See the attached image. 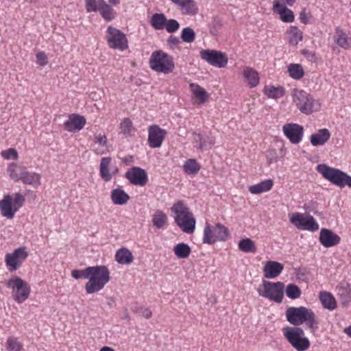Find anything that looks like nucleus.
<instances>
[{
  "label": "nucleus",
  "instance_id": "c9c22d12",
  "mask_svg": "<svg viewBox=\"0 0 351 351\" xmlns=\"http://www.w3.org/2000/svg\"><path fill=\"white\" fill-rule=\"evenodd\" d=\"M191 249L188 244L180 243L173 247V252L179 258H186L189 256Z\"/></svg>",
  "mask_w": 351,
  "mask_h": 351
},
{
  "label": "nucleus",
  "instance_id": "13d9d810",
  "mask_svg": "<svg viewBox=\"0 0 351 351\" xmlns=\"http://www.w3.org/2000/svg\"><path fill=\"white\" fill-rule=\"evenodd\" d=\"M168 45L171 47H177L180 44V40L174 35H171L167 40Z\"/></svg>",
  "mask_w": 351,
  "mask_h": 351
},
{
  "label": "nucleus",
  "instance_id": "0eeeda50",
  "mask_svg": "<svg viewBox=\"0 0 351 351\" xmlns=\"http://www.w3.org/2000/svg\"><path fill=\"white\" fill-rule=\"evenodd\" d=\"M304 333V330L300 327L287 326L283 329L284 336L297 351H305L310 347V341L303 337Z\"/></svg>",
  "mask_w": 351,
  "mask_h": 351
},
{
  "label": "nucleus",
  "instance_id": "4d7b16f0",
  "mask_svg": "<svg viewBox=\"0 0 351 351\" xmlns=\"http://www.w3.org/2000/svg\"><path fill=\"white\" fill-rule=\"evenodd\" d=\"M94 142L101 146H105L107 144L108 139L105 134H99L95 136Z\"/></svg>",
  "mask_w": 351,
  "mask_h": 351
},
{
  "label": "nucleus",
  "instance_id": "bf43d9fd",
  "mask_svg": "<svg viewBox=\"0 0 351 351\" xmlns=\"http://www.w3.org/2000/svg\"><path fill=\"white\" fill-rule=\"evenodd\" d=\"M86 272V268L83 270L74 269L71 271V276L75 279L84 278V274Z\"/></svg>",
  "mask_w": 351,
  "mask_h": 351
},
{
  "label": "nucleus",
  "instance_id": "58836bf2",
  "mask_svg": "<svg viewBox=\"0 0 351 351\" xmlns=\"http://www.w3.org/2000/svg\"><path fill=\"white\" fill-rule=\"evenodd\" d=\"M184 171L189 175L197 174L200 170V165L195 159H188L183 165Z\"/></svg>",
  "mask_w": 351,
  "mask_h": 351
},
{
  "label": "nucleus",
  "instance_id": "423d86ee",
  "mask_svg": "<svg viewBox=\"0 0 351 351\" xmlns=\"http://www.w3.org/2000/svg\"><path fill=\"white\" fill-rule=\"evenodd\" d=\"M293 101L301 112L309 114L319 110L320 103L304 90H294Z\"/></svg>",
  "mask_w": 351,
  "mask_h": 351
},
{
  "label": "nucleus",
  "instance_id": "6ab92c4d",
  "mask_svg": "<svg viewBox=\"0 0 351 351\" xmlns=\"http://www.w3.org/2000/svg\"><path fill=\"white\" fill-rule=\"evenodd\" d=\"M283 265L279 262L268 261L263 267V276L267 279H273L278 276L283 270Z\"/></svg>",
  "mask_w": 351,
  "mask_h": 351
},
{
  "label": "nucleus",
  "instance_id": "9d476101",
  "mask_svg": "<svg viewBox=\"0 0 351 351\" xmlns=\"http://www.w3.org/2000/svg\"><path fill=\"white\" fill-rule=\"evenodd\" d=\"M228 237V230L222 224L217 223L213 229L207 224L204 230L203 242L213 244L217 241H226Z\"/></svg>",
  "mask_w": 351,
  "mask_h": 351
},
{
  "label": "nucleus",
  "instance_id": "864d4df0",
  "mask_svg": "<svg viewBox=\"0 0 351 351\" xmlns=\"http://www.w3.org/2000/svg\"><path fill=\"white\" fill-rule=\"evenodd\" d=\"M1 156L4 159H14L16 160L18 158V153L16 150L14 148H9L6 150H4L1 152Z\"/></svg>",
  "mask_w": 351,
  "mask_h": 351
},
{
  "label": "nucleus",
  "instance_id": "5fc2aeb1",
  "mask_svg": "<svg viewBox=\"0 0 351 351\" xmlns=\"http://www.w3.org/2000/svg\"><path fill=\"white\" fill-rule=\"evenodd\" d=\"M215 143V140L213 137L204 136L202 142L198 145L199 149L206 148L208 146H212Z\"/></svg>",
  "mask_w": 351,
  "mask_h": 351
},
{
  "label": "nucleus",
  "instance_id": "bb28decb",
  "mask_svg": "<svg viewBox=\"0 0 351 351\" xmlns=\"http://www.w3.org/2000/svg\"><path fill=\"white\" fill-rule=\"evenodd\" d=\"M26 170V167L19 165L16 163L10 164L8 168V172L10 177L14 181L21 180Z\"/></svg>",
  "mask_w": 351,
  "mask_h": 351
},
{
  "label": "nucleus",
  "instance_id": "f03ea898",
  "mask_svg": "<svg viewBox=\"0 0 351 351\" xmlns=\"http://www.w3.org/2000/svg\"><path fill=\"white\" fill-rule=\"evenodd\" d=\"M84 276V279H88L85 285L88 294L100 291L110 279V271L105 265L88 267Z\"/></svg>",
  "mask_w": 351,
  "mask_h": 351
},
{
  "label": "nucleus",
  "instance_id": "680f3d73",
  "mask_svg": "<svg viewBox=\"0 0 351 351\" xmlns=\"http://www.w3.org/2000/svg\"><path fill=\"white\" fill-rule=\"evenodd\" d=\"M300 20L302 23L304 24H307L308 23V17L307 16V14L304 10H302L300 13Z\"/></svg>",
  "mask_w": 351,
  "mask_h": 351
},
{
  "label": "nucleus",
  "instance_id": "aec40b11",
  "mask_svg": "<svg viewBox=\"0 0 351 351\" xmlns=\"http://www.w3.org/2000/svg\"><path fill=\"white\" fill-rule=\"evenodd\" d=\"M319 242L325 247H330L337 245L340 242V237L332 230L322 228L319 232Z\"/></svg>",
  "mask_w": 351,
  "mask_h": 351
},
{
  "label": "nucleus",
  "instance_id": "052dcab7",
  "mask_svg": "<svg viewBox=\"0 0 351 351\" xmlns=\"http://www.w3.org/2000/svg\"><path fill=\"white\" fill-rule=\"evenodd\" d=\"M137 313L140 315H141L147 319L151 317L152 315V311L149 308H141L138 310Z\"/></svg>",
  "mask_w": 351,
  "mask_h": 351
},
{
  "label": "nucleus",
  "instance_id": "c756f323",
  "mask_svg": "<svg viewBox=\"0 0 351 351\" xmlns=\"http://www.w3.org/2000/svg\"><path fill=\"white\" fill-rule=\"evenodd\" d=\"M273 180L271 179L263 180L256 184L249 187V191L252 194H260L269 191L273 186Z\"/></svg>",
  "mask_w": 351,
  "mask_h": 351
},
{
  "label": "nucleus",
  "instance_id": "39448f33",
  "mask_svg": "<svg viewBox=\"0 0 351 351\" xmlns=\"http://www.w3.org/2000/svg\"><path fill=\"white\" fill-rule=\"evenodd\" d=\"M7 288L11 289L13 299L19 304L24 302L31 293L30 286L17 276H12L6 282Z\"/></svg>",
  "mask_w": 351,
  "mask_h": 351
},
{
  "label": "nucleus",
  "instance_id": "a19ab883",
  "mask_svg": "<svg viewBox=\"0 0 351 351\" xmlns=\"http://www.w3.org/2000/svg\"><path fill=\"white\" fill-rule=\"evenodd\" d=\"M288 34L289 43L292 45H296L302 39V32L295 26L290 27Z\"/></svg>",
  "mask_w": 351,
  "mask_h": 351
},
{
  "label": "nucleus",
  "instance_id": "5701e85b",
  "mask_svg": "<svg viewBox=\"0 0 351 351\" xmlns=\"http://www.w3.org/2000/svg\"><path fill=\"white\" fill-rule=\"evenodd\" d=\"M0 210L2 215L8 219H12L16 210L12 205V197L8 195L0 201Z\"/></svg>",
  "mask_w": 351,
  "mask_h": 351
},
{
  "label": "nucleus",
  "instance_id": "6e6d98bb",
  "mask_svg": "<svg viewBox=\"0 0 351 351\" xmlns=\"http://www.w3.org/2000/svg\"><path fill=\"white\" fill-rule=\"evenodd\" d=\"M36 60L38 64H39L41 66H45L48 64L47 56L43 51H40L36 54Z\"/></svg>",
  "mask_w": 351,
  "mask_h": 351
},
{
  "label": "nucleus",
  "instance_id": "4c0bfd02",
  "mask_svg": "<svg viewBox=\"0 0 351 351\" xmlns=\"http://www.w3.org/2000/svg\"><path fill=\"white\" fill-rule=\"evenodd\" d=\"M238 247L241 251L246 253H254L256 251L254 241L249 238L241 239L238 243Z\"/></svg>",
  "mask_w": 351,
  "mask_h": 351
},
{
  "label": "nucleus",
  "instance_id": "b1692460",
  "mask_svg": "<svg viewBox=\"0 0 351 351\" xmlns=\"http://www.w3.org/2000/svg\"><path fill=\"white\" fill-rule=\"evenodd\" d=\"M189 86L195 97V103L202 104L208 100V95L207 93L199 85L195 83H191Z\"/></svg>",
  "mask_w": 351,
  "mask_h": 351
},
{
  "label": "nucleus",
  "instance_id": "4468645a",
  "mask_svg": "<svg viewBox=\"0 0 351 351\" xmlns=\"http://www.w3.org/2000/svg\"><path fill=\"white\" fill-rule=\"evenodd\" d=\"M200 57L209 64L218 68H223L228 63V58L221 51L212 49H202Z\"/></svg>",
  "mask_w": 351,
  "mask_h": 351
},
{
  "label": "nucleus",
  "instance_id": "412c9836",
  "mask_svg": "<svg viewBox=\"0 0 351 351\" xmlns=\"http://www.w3.org/2000/svg\"><path fill=\"white\" fill-rule=\"evenodd\" d=\"M86 123V119L77 114H72L69 116V119L65 121V129L71 132H75L81 130Z\"/></svg>",
  "mask_w": 351,
  "mask_h": 351
},
{
  "label": "nucleus",
  "instance_id": "6e6552de",
  "mask_svg": "<svg viewBox=\"0 0 351 351\" xmlns=\"http://www.w3.org/2000/svg\"><path fill=\"white\" fill-rule=\"evenodd\" d=\"M149 66L152 70L164 74L171 73L175 68L173 58L162 51H156L152 53L149 60Z\"/></svg>",
  "mask_w": 351,
  "mask_h": 351
},
{
  "label": "nucleus",
  "instance_id": "3c124183",
  "mask_svg": "<svg viewBox=\"0 0 351 351\" xmlns=\"http://www.w3.org/2000/svg\"><path fill=\"white\" fill-rule=\"evenodd\" d=\"M340 301L343 306L346 307L351 301L350 291L347 289H342V293L339 294Z\"/></svg>",
  "mask_w": 351,
  "mask_h": 351
},
{
  "label": "nucleus",
  "instance_id": "393cba45",
  "mask_svg": "<svg viewBox=\"0 0 351 351\" xmlns=\"http://www.w3.org/2000/svg\"><path fill=\"white\" fill-rule=\"evenodd\" d=\"M334 40L337 45L343 49L351 47V38L340 28L336 29Z\"/></svg>",
  "mask_w": 351,
  "mask_h": 351
},
{
  "label": "nucleus",
  "instance_id": "f704fd0d",
  "mask_svg": "<svg viewBox=\"0 0 351 351\" xmlns=\"http://www.w3.org/2000/svg\"><path fill=\"white\" fill-rule=\"evenodd\" d=\"M285 89L281 86L275 87L273 86H267L264 88V93L267 97L271 99H279L284 96Z\"/></svg>",
  "mask_w": 351,
  "mask_h": 351
},
{
  "label": "nucleus",
  "instance_id": "72a5a7b5",
  "mask_svg": "<svg viewBox=\"0 0 351 351\" xmlns=\"http://www.w3.org/2000/svg\"><path fill=\"white\" fill-rule=\"evenodd\" d=\"M40 175L35 172H29L26 170L21 181L25 184H30L34 186L40 185Z\"/></svg>",
  "mask_w": 351,
  "mask_h": 351
},
{
  "label": "nucleus",
  "instance_id": "338daca9",
  "mask_svg": "<svg viewBox=\"0 0 351 351\" xmlns=\"http://www.w3.org/2000/svg\"><path fill=\"white\" fill-rule=\"evenodd\" d=\"M282 1L285 4L288 5L289 6L293 5L295 3V2L296 1V0H282Z\"/></svg>",
  "mask_w": 351,
  "mask_h": 351
},
{
  "label": "nucleus",
  "instance_id": "2f4dec72",
  "mask_svg": "<svg viewBox=\"0 0 351 351\" xmlns=\"http://www.w3.org/2000/svg\"><path fill=\"white\" fill-rule=\"evenodd\" d=\"M243 77L251 87H255L259 83L258 73L251 67L246 66L244 68Z\"/></svg>",
  "mask_w": 351,
  "mask_h": 351
},
{
  "label": "nucleus",
  "instance_id": "a878e982",
  "mask_svg": "<svg viewBox=\"0 0 351 351\" xmlns=\"http://www.w3.org/2000/svg\"><path fill=\"white\" fill-rule=\"evenodd\" d=\"M110 197L112 202L116 205H124L130 199L129 195L119 188L114 189L111 191Z\"/></svg>",
  "mask_w": 351,
  "mask_h": 351
},
{
  "label": "nucleus",
  "instance_id": "7ed1b4c3",
  "mask_svg": "<svg viewBox=\"0 0 351 351\" xmlns=\"http://www.w3.org/2000/svg\"><path fill=\"white\" fill-rule=\"evenodd\" d=\"M171 210L174 214L175 222L182 232L191 234L195 231L196 220L193 214L182 201H178L174 204Z\"/></svg>",
  "mask_w": 351,
  "mask_h": 351
},
{
  "label": "nucleus",
  "instance_id": "7c9ffc66",
  "mask_svg": "<svg viewBox=\"0 0 351 351\" xmlns=\"http://www.w3.org/2000/svg\"><path fill=\"white\" fill-rule=\"evenodd\" d=\"M116 261L122 265H129L134 259L132 252L127 248L119 249L115 255Z\"/></svg>",
  "mask_w": 351,
  "mask_h": 351
},
{
  "label": "nucleus",
  "instance_id": "8fccbe9b",
  "mask_svg": "<svg viewBox=\"0 0 351 351\" xmlns=\"http://www.w3.org/2000/svg\"><path fill=\"white\" fill-rule=\"evenodd\" d=\"M165 27L167 32L173 33L180 28V23L176 19H167V22L165 23Z\"/></svg>",
  "mask_w": 351,
  "mask_h": 351
},
{
  "label": "nucleus",
  "instance_id": "cd10ccee",
  "mask_svg": "<svg viewBox=\"0 0 351 351\" xmlns=\"http://www.w3.org/2000/svg\"><path fill=\"white\" fill-rule=\"evenodd\" d=\"M178 8L183 14L189 16L196 14L198 11L194 0H183L179 5Z\"/></svg>",
  "mask_w": 351,
  "mask_h": 351
},
{
  "label": "nucleus",
  "instance_id": "37998d69",
  "mask_svg": "<svg viewBox=\"0 0 351 351\" xmlns=\"http://www.w3.org/2000/svg\"><path fill=\"white\" fill-rule=\"evenodd\" d=\"M180 38L182 40L186 43H191L195 39V32L190 27H184L181 32Z\"/></svg>",
  "mask_w": 351,
  "mask_h": 351
},
{
  "label": "nucleus",
  "instance_id": "ea45409f",
  "mask_svg": "<svg viewBox=\"0 0 351 351\" xmlns=\"http://www.w3.org/2000/svg\"><path fill=\"white\" fill-rule=\"evenodd\" d=\"M106 2L104 0H85V7L88 12H100Z\"/></svg>",
  "mask_w": 351,
  "mask_h": 351
},
{
  "label": "nucleus",
  "instance_id": "0e129e2a",
  "mask_svg": "<svg viewBox=\"0 0 351 351\" xmlns=\"http://www.w3.org/2000/svg\"><path fill=\"white\" fill-rule=\"evenodd\" d=\"M99 351H115L114 349H113L111 347L109 346H103L100 348Z\"/></svg>",
  "mask_w": 351,
  "mask_h": 351
},
{
  "label": "nucleus",
  "instance_id": "1a4fd4ad",
  "mask_svg": "<svg viewBox=\"0 0 351 351\" xmlns=\"http://www.w3.org/2000/svg\"><path fill=\"white\" fill-rule=\"evenodd\" d=\"M285 285L281 282H271L263 280L261 287L257 289L260 296L277 303H281L284 296Z\"/></svg>",
  "mask_w": 351,
  "mask_h": 351
},
{
  "label": "nucleus",
  "instance_id": "c85d7f7f",
  "mask_svg": "<svg viewBox=\"0 0 351 351\" xmlns=\"http://www.w3.org/2000/svg\"><path fill=\"white\" fill-rule=\"evenodd\" d=\"M319 298L324 308L329 310H334L337 308L336 300L330 293L321 291Z\"/></svg>",
  "mask_w": 351,
  "mask_h": 351
},
{
  "label": "nucleus",
  "instance_id": "dca6fc26",
  "mask_svg": "<svg viewBox=\"0 0 351 351\" xmlns=\"http://www.w3.org/2000/svg\"><path fill=\"white\" fill-rule=\"evenodd\" d=\"M125 178L130 182L136 186H145L148 182L146 171L138 167H133L125 173Z\"/></svg>",
  "mask_w": 351,
  "mask_h": 351
},
{
  "label": "nucleus",
  "instance_id": "de8ad7c7",
  "mask_svg": "<svg viewBox=\"0 0 351 351\" xmlns=\"http://www.w3.org/2000/svg\"><path fill=\"white\" fill-rule=\"evenodd\" d=\"M285 292L287 297L291 299L298 298L301 295L300 288L294 284L288 285Z\"/></svg>",
  "mask_w": 351,
  "mask_h": 351
},
{
  "label": "nucleus",
  "instance_id": "9b49d317",
  "mask_svg": "<svg viewBox=\"0 0 351 351\" xmlns=\"http://www.w3.org/2000/svg\"><path fill=\"white\" fill-rule=\"evenodd\" d=\"M106 39L110 48L123 51L128 48V39L122 32L119 29L109 26L106 32Z\"/></svg>",
  "mask_w": 351,
  "mask_h": 351
},
{
  "label": "nucleus",
  "instance_id": "2eb2a0df",
  "mask_svg": "<svg viewBox=\"0 0 351 351\" xmlns=\"http://www.w3.org/2000/svg\"><path fill=\"white\" fill-rule=\"evenodd\" d=\"M282 132L291 143L296 145L302 140L304 128L298 123H288L282 126Z\"/></svg>",
  "mask_w": 351,
  "mask_h": 351
},
{
  "label": "nucleus",
  "instance_id": "49530a36",
  "mask_svg": "<svg viewBox=\"0 0 351 351\" xmlns=\"http://www.w3.org/2000/svg\"><path fill=\"white\" fill-rule=\"evenodd\" d=\"M99 12L102 17L108 21L114 19L116 15V13L113 10V9H112L110 5L107 4L106 3L102 7Z\"/></svg>",
  "mask_w": 351,
  "mask_h": 351
},
{
  "label": "nucleus",
  "instance_id": "f3484780",
  "mask_svg": "<svg viewBox=\"0 0 351 351\" xmlns=\"http://www.w3.org/2000/svg\"><path fill=\"white\" fill-rule=\"evenodd\" d=\"M148 142L152 148H158L161 146L167 132L157 125H152L148 129Z\"/></svg>",
  "mask_w": 351,
  "mask_h": 351
},
{
  "label": "nucleus",
  "instance_id": "774afa93",
  "mask_svg": "<svg viewBox=\"0 0 351 351\" xmlns=\"http://www.w3.org/2000/svg\"><path fill=\"white\" fill-rule=\"evenodd\" d=\"M120 2V0H109V3L111 5H116L119 4Z\"/></svg>",
  "mask_w": 351,
  "mask_h": 351
},
{
  "label": "nucleus",
  "instance_id": "603ef678",
  "mask_svg": "<svg viewBox=\"0 0 351 351\" xmlns=\"http://www.w3.org/2000/svg\"><path fill=\"white\" fill-rule=\"evenodd\" d=\"M14 198L12 199V205L15 210H18L24 204L25 197L20 193H15Z\"/></svg>",
  "mask_w": 351,
  "mask_h": 351
},
{
  "label": "nucleus",
  "instance_id": "e433bc0d",
  "mask_svg": "<svg viewBox=\"0 0 351 351\" xmlns=\"http://www.w3.org/2000/svg\"><path fill=\"white\" fill-rule=\"evenodd\" d=\"M167 19L164 14H154L151 18L150 23L152 26L156 30L162 29L167 23Z\"/></svg>",
  "mask_w": 351,
  "mask_h": 351
},
{
  "label": "nucleus",
  "instance_id": "f8f14e48",
  "mask_svg": "<svg viewBox=\"0 0 351 351\" xmlns=\"http://www.w3.org/2000/svg\"><path fill=\"white\" fill-rule=\"evenodd\" d=\"M291 223L298 229L314 232L319 229V225L313 216L300 213H293L290 218Z\"/></svg>",
  "mask_w": 351,
  "mask_h": 351
},
{
  "label": "nucleus",
  "instance_id": "f257e3e1",
  "mask_svg": "<svg viewBox=\"0 0 351 351\" xmlns=\"http://www.w3.org/2000/svg\"><path fill=\"white\" fill-rule=\"evenodd\" d=\"M285 315L287 321L294 326H300L305 323L307 328L313 334L319 328V319L311 308L304 306L289 307L285 312Z\"/></svg>",
  "mask_w": 351,
  "mask_h": 351
},
{
  "label": "nucleus",
  "instance_id": "c03bdc74",
  "mask_svg": "<svg viewBox=\"0 0 351 351\" xmlns=\"http://www.w3.org/2000/svg\"><path fill=\"white\" fill-rule=\"evenodd\" d=\"M121 132L125 136H132L134 132V128L132 121L128 119H124L120 124Z\"/></svg>",
  "mask_w": 351,
  "mask_h": 351
},
{
  "label": "nucleus",
  "instance_id": "20e7f679",
  "mask_svg": "<svg viewBox=\"0 0 351 351\" xmlns=\"http://www.w3.org/2000/svg\"><path fill=\"white\" fill-rule=\"evenodd\" d=\"M317 171L325 179L340 188H343L345 186L351 187V176L338 169L320 164L317 165Z\"/></svg>",
  "mask_w": 351,
  "mask_h": 351
},
{
  "label": "nucleus",
  "instance_id": "a18cd8bd",
  "mask_svg": "<svg viewBox=\"0 0 351 351\" xmlns=\"http://www.w3.org/2000/svg\"><path fill=\"white\" fill-rule=\"evenodd\" d=\"M278 12L282 21L286 23H291L293 21L294 14L291 10L286 7H282L279 9Z\"/></svg>",
  "mask_w": 351,
  "mask_h": 351
},
{
  "label": "nucleus",
  "instance_id": "a211bd4d",
  "mask_svg": "<svg viewBox=\"0 0 351 351\" xmlns=\"http://www.w3.org/2000/svg\"><path fill=\"white\" fill-rule=\"evenodd\" d=\"M111 162L112 158L110 157H104L100 161V176L106 182H109L112 176L119 173V169L115 166H112Z\"/></svg>",
  "mask_w": 351,
  "mask_h": 351
},
{
  "label": "nucleus",
  "instance_id": "ddd939ff",
  "mask_svg": "<svg viewBox=\"0 0 351 351\" xmlns=\"http://www.w3.org/2000/svg\"><path fill=\"white\" fill-rule=\"evenodd\" d=\"M28 256V252L25 247H19L16 249L12 253L6 254L5 256V262L8 269L10 272L16 271Z\"/></svg>",
  "mask_w": 351,
  "mask_h": 351
},
{
  "label": "nucleus",
  "instance_id": "4be33fe9",
  "mask_svg": "<svg viewBox=\"0 0 351 351\" xmlns=\"http://www.w3.org/2000/svg\"><path fill=\"white\" fill-rule=\"evenodd\" d=\"M331 133L327 128L319 129L310 136L311 144L313 147L323 146L330 139Z\"/></svg>",
  "mask_w": 351,
  "mask_h": 351
},
{
  "label": "nucleus",
  "instance_id": "79ce46f5",
  "mask_svg": "<svg viewBox=\"0 0 351 351\" xmlns=\"http://www.w3.org/2000/svg\"><path fill=\"white\" fill-rule=\"evenodd\" d=\"M289 75L296 80H299L304 76V70L299 64H291L288 67Z\"/></svg>",
  "mask_w": 351,
  "mask_h": 351
},
{
  "label": "nucleus",
  "instance_id": "69168bd1",
  "mask_svg": "<svg viewBox=\"0 0 351 351\" xmlns=\"http://www.w3.org/2000/svg\"><path fill=\"white\" fill-rule=\"evenodd\" d=\"M343 332L351 337V325L348 327H346L343 329Z\"/></svg>",
  "mask_w": 351,
  "mask_h": 351
},
{
  "label": "nucleus",
  "instance_id": "09e8293b",
  "mask_svg": "<svg viewBox=\"0 0 351 351\" xmlns=\"http://www.w3.org/2000/svg\"><path fill=\"white\" fill-rule=\"evenodd\" d=\"M6 347L9 351H22V344L16 339L10 337L6 342Z\"/></svg>",
  "mask_w": 351,
  "mask_h": 351
},
{
  "label": "nucleus",
  "instance_id": "473e14b6",
  "mask_svg": "<svg viewBox=\"0 0 351 351\" xmlns=\"http://www.w3.org/2000/svg\"><path fill=\"white\" fill-rule=\"evenodd\" d=\"M152 221L155 228L161 229L167 223V215L162 210H156L152 215Z\"/></svg>",
  "mask_w": 351,
  "mask_h": 351
},
{
  "label": "nucleus",
  "instance_id": "e2e57ef3",
  "mask_svg": "<svg viewBox=\"0 0 351 351\" xmlns=\"http://www.w3.org/2000/svg\"><path fill=\"white\" fill-rule=\"evenodd\" d=\"M193 136H194V140H195V141L196 143V146L198 147V145L201 142H202L204 136H202L201 134H194Z\"/></svg>",
  "mask_w": 351,
  "mask_h": 351
}]
</instances>
